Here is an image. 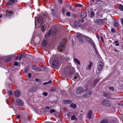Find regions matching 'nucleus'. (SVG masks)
Instances as JSON below:
<instances>
[{"label": "nucleus", "instance_id": "obj_39", "mask_svg": "<svg viewBox=\"0 0 123 123\" xmlns=\"http://www.w3.org/2000/svg\"><path fill=\"white\" fill-rule=\"evenodd\" d=\"M66 15L67 16H70V13L69 12H68L66 13Z\"/></svg>", "mask_w": 123, "mask_h": 123}, {"label": "nucleus", "instance_id": "obj_53", "mask_svg": "<svg viewBox=\"0 0 123 123\" xmlns=\"http://www.w3.org/2000/svg\"><path fill=\"white\" fill-rule=\"evenodd\" d=\"M43 15L45 17L46 16H47V14L46 13H44Z\"/></svg>", "mask_w": 123, "mask_h": 123}, {"label": "nucleus", "instance_id": "obj_1", "mask_svg": "<svg viewBox=\"0 0 123 123\" xmlns=\"http://www.w3.org/2000/svg\"><path fill=\"white\" fill-rule=\"evenodd\" d=\"M104 64L103 63L102 60L101 59H100L98 63V72H97V74H99L100 71L103 68V66Z\"/></svg>", "mask_w": 123, "mask_h": 123}, {"label": "nucleus", "instance_id": "obj_63", "mask_svg": "<svg viewBox=\"0 0 123 123\" xmlns=\"http://www.w3.org/2000/svg\"><path fill=\"white\" fill-rule=\"evenodd\" d=\"M2 17V15H0V18H1Z\"/></svg>", "mask_w": 123, "mask_h": 123}, {"label": "nucleus", "instance_id": "obj_29", "mask_svg": "<svg viewBox=\"0 0 123 123\" xmlns=\"http://www.w3.org/2000/svg\"><path fill=\"white\" fill-rule=\"evenodd\" d=\"M42 17H39L37 18V21L38 22H40L42 20Z\"/></svg>", "mask_w": 123, "mask_h": 123}, {"label": "nucleus", "instance_id": "obj_27", "mask_svg": "<svg viewBox=\"0 0 123 123\" xmlns=\"http://www.w3.org/2000/svg\"><path fill=\"white\" fill-rule=\"evenodd\" d=\"M92 46H93V47H94V49L95 51L96 54L97 55L99 54L98 52L97 51V49H96V47H95V44L93 45Z\"/></svg>", "mask_w": 123, "mask_h": 123}, {"label": "nucleus", "instance_id": "obj_33", "mask_svg": "<svg viewBox=\"0 0 123 123\" xmlns=\"http://www.w3.org/2000/svg\"><path fill=\"white\" fill-rule=\"evenodd\" d=\"M115 45L117 46H118L119 45V43L118 41H115Z\"/></svg>", "mask_w": 123, "mask_h": 123}, {"label": "nucleus", "instance_id": "obj_10", "mask_svg": "<svg viewBox=\"0 0 123 123\" xmlns=\"http://www.w3.org/2000/svg\"><path fill=\"white\" fill-rule=\"evenodd\" d=\"M15 0H9L6 4L7 5H11L13 4L15 1Z\"/></svg>", "mask_w": 123, "mask_h": 123}, {"label": "nucleus", "instance_id": "obj_15", "mask_svg": "<svg viewBox=\"0 0 123 123\" xmlns=\"http://www.w3.org/2000/svg\"><path fill=\"white\" fill-rule=\"evenodd\" d=\"M92 94V92L90 91H89L86 92L84 95L86 97H88L90 96Z\"/></svg>", "mask_w": 123, "mask_h": 123}, {"label": "nucleus", "instance_id": "obj_8", "mask_svg": "<svg viewBox=\"0 0 123 123\" xmlns=\"http://www.w3.org/2000/svg\"><path fill=\"white\" fill-rule=\"evenodd\" d=\"M17 105L19 106H22L24 105V102L21 100L18 99L17 100Z\"/></svg>", "mask_w": 123, "mask_h": 123}, {"label": "nucleus", "instance_id": "obj_3", "mask_svg": "<svg viewBox=\"0 0 123 123\" xmlns=\"http://www.w3.org/2000/svg\"><path fill=\"white\" fill-rule=\"evenodd\" d=\"M65 45V43L64 42H62L60 43L59 45L58 48V50L60 52H62L64 49Z\"/></svg>", "mask_w": 123, "mask_h": 123}, {"label": "nucleus", "instance_id": "obj_54", "mask_svg": "<svg viewBox=\"0 0 123 123\" xmlns=\"http://www.w3.org/2000/svg\"><path fill=\"white\" fill-rule=\"evenodd\" d=\"M58 1L60 3H61L62 2V0H58Z\"/></svg>", "mask_w": 123, "mask_h": 123}, {"label": "nucleus", "instance_id": "obj_36", "mask_svg": "<svg viewBox=\"0 0 123 123\" xmlns=\"http://www.w3.org/2000/svg\"><path fill=\"white\" fill-rule=\"evenodd\" d=\"M55 110L54 109H52L50 110V112L51 113L55 112Z\"/></svg>", "mask_w": 123, "mask_h": 123}, {"label": "nucleus", "instance_id": "obj_31", "mask_svg": "<svg viewBox=\"0 0 123 123\" xmlns=\"http://www.w3.org/2000/svg\"><path fill=\"white\" fill-rule=\"evenodd\" d=\"M52 81L51 80H49L48 82L44 83L43 84L44 85H47L48 84H50L52 83Z\"/></svg>", "mask_w": 123, "mask_h": 123}, {"label": "nucleus", "instance_id": "obj_18", "mask_svg": "<svg viewBox=\"0 0 123 123\" xmlns=\"http://www.w3.org/2000/svg\"><path fill=\"white\" fill-rule=\"evenodd\" d=\"M113 25L115 27H117L119 26L118 23L117 21H116L115 22H114L113 24Z\"/></svg>", "mask_w": 123, "mask_h": 123}, {"label": "nucleus", "instance_id": "obj_35", "mask_svg": "<svg viewBox=\"0 0 123 123\" xmlns=\"http://www.w3.org/2000/svg\"><path fill=\"white\" fill-rule=\"evenodd\" d=\"M55 88H52L49 91L50 92H53L54 91H55Z\"/></svg>", "mask_w": 123, "mask_h": 123}, {"label": "nucleus", "instance_id": "obj_13", "mask_svg": "<svg viewBox=\"0 0 123 123\" xmlns=\"http://www.w3.org/2000/svg\"><path fill=\"white\" fill-rule=\"evenodd\" d=\"M92 63L91 62H90L89 64L86 67V69L87 70H90L92 65Z\"/></svg>", "mask_w": 123, "mask_h": 123}, {"label": "nucleus", "instance_id": "obj_51", "mask_svg": "<svg viewBox=\"0 0 123 123\" xmlns=\"http://www.w3.org/2000/svg\"><path fill=\"white\" fill-rule=\"evenodd\" d=\"M35 80L37 82H39V80L37 79H35Z\"/></svg>", "mask_w": 123, "mask_h": 123}, {"label": "nucleus", "instance_id": "obj_7", "mask_svg": "<svg viewBox=\"0 0 123 123\" xmlns=\"http://www.w3.org/2000/svg\"><path fill=\"white\" fill-rule=\"evenodd\" d=\"M85 38L86 40L89 43H90L92 45L94 44L92 39L89 37L86 36L85 37Z\"/></svg>", "mask_w": 123, "mask_h": 123}, {"label": "nucleus", "instance_id": "obj_64", "mask_svg": "<svg viewBox=\"0 0 123 123\" xmlns=\"http://www.w3.org/2000/svg\"><path fill=\"white\" fill-rule=\"evenodd\" d=\"M101 39L102 41V42H103V40H102V37H101Z\"/></svg>", "mask_w": 123, "mask_h": 123}, {"label": "nucleus", "instance_id": "obj_37", "mask_svg": "<svg viewBox=\"0 0 123 123\" xmlns=\"http://www.w3.org/2000/svg\"><path fill=\"white\" fill-rule=\"evenodd\" d=\"M8 94L10 96H11L12 95V92L10 91L8 92Z\"/></svg>", "mask_w": 123, "mask_h": 123}, {"label": "nucleus", "instance_id": "obj_5", "mask_svg": "<svg viewBox=\"0 0 123 123\" xmlns=\"http://www.w3.org/2000/svg\"><path fill=\"white\" fill-rule=\"evenodd\" d=\"M102 103L103 105L105 106H109L111 104V102L106 100H103Z\"/></svg>", "mask_w": 123, "mask_h": 123}, {"label": "nucleus", "instance_id": "obj_11", "mask_svg": "<svg viewBox=\"0 0 123 123\" xmlns=\"http://www.w3.org/2000/svg\"><path fill=\"white\" fill-rule=\"evenodd\" d=\"M15 95L17 97H19L20 95V92L18 90H16L14 93Z\"/></svg>", "mask_w": 123, "mask_h": 123}, {"label": "nucleus", "instance_id": "obj_21", "mask_svg": "<svg viewBox=\"0 0 123 123\" xmlns=\"http://www.w3.org/2000/svg\"><path fill=\"white\" fill-rule=\"evenodd\" d=\"M36 88L35 87H33L31 88L30 90V91L31 92H33L36 91Z\"/></svg>", "mask_w": 123, "mask_h": 123}, {"label": "nucleus", "instance_id": "obj_49", "mask_svg": "<svg viewBox=\"0 0 123 123\" xmlns=\"http://www.w3.org/2000/svg\"><path fill=\"white\" fill-rule=\"evenodd\" d=\"M66 11L64 9H62V13L63 14H64V13Z\"/></svg>", "mask_w": 123, "mask_h": 123}, {"label": "nucleus", "instance_id": "obj_62", "mask_svg": "<svg viewBox=\"0 0 123 123\" xmlns=\"http://www.w3.org/2000/svg\"><path fill=\"white\" fill-rule=\"evenodd\" d=\"M10 58H8V60L7 61H9L10 60Z\"/></svg>", "mask_w": 123, "mask_h": 123}, {"label": "nucleus", "instance_id": "obj_40", "mask_svg": "<svg viewBox=\"0 0 123 123\" xmlns=\"http://www.w3.org/2000/svg\"><path fill=\"white\" fill-rule=\"evenodd\" d=\"M82 5L81 4H77L75 6V7H80Z\"/></svg>", "mask_w": 123, "mask_h": 123}, {"label": "nucleus", "instance_id": "obj_47", "mask_svg": "<svg viewBox=\"0 0 123 123\" xmlns=\"http://www.w3.org/2000/svg\"><path fill=\"white\" fill-rule=\"evenodd\" d=\"M31 76V73H29L28 74V76L29 78H30Z\"/></svg>", "mask_w": 123, "mask_h": 123}, {"label": "nucleus", "instance_id": "obj_59", "mask_svg": "<svg viewBox=\"0 0 123 123\" xmlns=\"http://www.w3.org/2000/svg\"><path fill=\"white\" fill-rule=\"evenodd\" d=\"M69 7L70 9H71V6H69Z\"/></svg>", "mask_w": 123, "mask_h": 123}, {"label": "nucleus", "instance_id": "obj_17", "mask_svg": "<svg viewBox=\"0 0 123 123\" xmlns=\"http://www.w3.org/2000/svg\"><path fill=\"white\" fill-rule=\"evenodd\" d=\"M87 16L86 13V12H83L81 13L80 17L82 18L86 17Z\"/></svg>", "mask_w": 123, "mask_h": 123}, {"label": "nucleus", "instance_id": "obj_26", "mask_svg": "<svg viewBox=\"0 0 123 123\" xmlns=\"http://www.w3.org/2000/svg\"><path fill=\"white\" fill-rule=\"evenodd\" d=\"M74 61L76 63L79 65L80 64V62L76 58H74Z\"/></svg>", "mask_w": 123, "mask_h": 123}, {"label": "nucleus", "instance_id": "obj_57", "mask_svg": "<svg viewBox=\"0 0 123 123\" xmlns=\"http://www.w3.org/2000/svg\"><path fill=\"white\" fill-rule=\"evenodd\" d=\"M114 51L116 52H118V51L115 49H114Z\"/></svg>", "mask_w": 123, "mask_h": 123}, {"label": "nucleus", "instance_id": "obj_50", "mask_svg": "<svg viewBox=\"0 0 123 123\" xmlns=\"http://www.w3.org/2000/svg\"><path fill=\"white\" fill-rule=\"evenodd\" d=\"M94 14V12H92L91 13V15L92 16H93Z\"/></svg>", "mask_w": 123, "mask_h": 123}, {"label": "nucleus", "instance_id": "obj_23", "mask_svg": "<svg viewBox=\"0 0 123 123\" xmlns=\"http://www.w3.org/2000/svg\"><path fill=\"white\" fill-rule=\"evenodd\" d=\"M12 13V12L11 11H9L8 12H7L6 14V16L7 17H8L10 16Z\"/></svg>", "mask_w": 123, "mask_h": 123}, {"label": "nucleus", "instance_id": "obj_46", "mask_svg": "<svg viewBox=\"0 0 123 123\" xmlns=\"http://www.w3.org/2000/svg\"><path fill=\"white\" fill-rule=\"evenodd\" d=\"M14 64L15 66H17L18 65V63L17 62H16L14 63Z\"/></svg>", "mask_w": 123, "mask_h": 123}, {"label": "nucleus", "instance_id": "obj_41", "mask_svg": "<svg viewBox=\"0 0 123 123\" xmlns=\"http://www.w3.org/2000/svg\"><path fill=\"white\" fill-rule=\"evenodd\" d=\"M98 80H99L98 79H97V80H95L94 81V85H96V83H97L98 82Z\"/></svg>", "mask_w": 123, "mask_h": 123}, {"label": "nucleus", "instance_id": "obj_60", "mask_svg": "<svg viewBox=\"0 0 123 123\" xmlns=\"http://www.w3.org/2000/svg\"><path fill=\"white\" fill-rule=\"evenodd\" d=\"M73 16L74 17H76V16L75 14H73Z\"/></svg>", "mask_w": 123, "mask_h": 123}, {"label": "nucleus", "instance_id": "obj_45", "mask_svg": "<svg viewBox=\"0 0 123 123\" xmlns=\"http://www.w3.org/2000/svg\"><path fill=\"white\" fill-rule=\"evenodd\" d=\"M111 31L113 33H114L115 31V29L114 28H112L111 29Z\"/></svg>", "mask_w": 123, "mask_h": 123}, {"label": "nucleus", "instance_id": "obj_6", "mask_svg": "<svg viewBox=\"0 0 123 123\" xmlns=\"http://www.w3.org/2000/svg\"><path fill=\"white\" fill-rule=\"evenodd\" d=\"M59 65V62L57 60H55L52 62V65L53 68H56Z\"/></svg>", "mask_w": 123, "mask_h": 123}, {"label": "nucleus", "instance_id": "obj_44", "mask_svg": "<svg viewBox=\"0 0 123 123\" xmlns=\"http://www.w3.org/2000/svg\"><path fill=\"white\" fill-rule=\"evenodd\" d=\"M121 22L122 25L123 26V18L121 19Z\"/></svg>", "mask_w": 123, "mask_h": 123}, {"label": "nucleus", "instance_id": "obj_9", "mask_svg": "<svg viewBox=\"0 0 123 123\" xmlns=\"http://www.w3.org/2000/svg\"><path fill=\"white\" fill-rule=\"evenodd\" d=\"M77 37L80 41H81L83 40V37L82 35L80 33H78L76 35Z\"/></svg>", "mask_w": 123, "mask_h": 123}, {"label": "nucleus", "instance_id": "obj_24", "mask_svg": "<svg viewBox=\"0 0 123 123\" xmlns=\"http://www.w3.org/2000/svg\"><path fill=\"white\" fill-rule=\"evenodd\" d=\"M46 29V25H44L41 27V30L43 31H45Z\"/></svg>", "mask_w": 123, "mask_h": 123}, {"label": "nucleus", "instance_id": "obj_55", "mask_svg": "<svg viewBox=\"0 0 123 123\" xmlns=\"http://www.w3.org/2000/svg\"><path fill=\"white\" fill-rule=\"evenodd\" d=\"M17 118L18 119H19V118H20V116L19 115H18L17 116Z\"/></svg>", "mask_w": 123, "mask_h": 123}, {"label": "nucleus", "instance_id": "obj_22", "mask_svg": "<svg viewBox=\"0 0 123 123\" xmlns=\"http://www.w3.org/2000/svg\"><path fill=\"white\" fill-rule=\"evenodd\" d=\"M108 121L109 120L108 119H105L101 121L100 123H107Z\"/></svg>", "mask_w": 123, "mask_h": 123}, {"label": "nucleus", "instance_id": "obj_48", "mask_svg": "<svg viewBox=\"0 0 123 123\" xmlns=\"http://www.w3.org/2000/svg\"><path fill=\"white\" fill-rule=\"evenodd\" d=\"M28 68H26L24 71V72H26L28 71Z\"/></svg>", "mask_w": 123, "mask_h": 123}, {"label": "nucleus", "instance_id": "obj_14", "mask_svg": "<svg viewBox=\"0 0 123 123\" xmlns=\"http://www.w3.org/2000/svg\"><path fill=\"white\" fill-rule=\"evenodd\" d=\"M74 79L75 80L76 79L77 80H78L80 79V77L78 74H76L74 77Z\"/></svg>", "mask_w": 123, "mask_h": 123}, {"label": "nucleus", "instance_id": "obj_28", "mask_svg": "<svg viewBox=\"0 0 123 123\" xmlns=\"http://www.w3.org/2000/svg\"><path fill=\"white\" fill-rule=\"evenodd\" d=\"M70 106L71 107L73 108H75L76 107V105L73 103H71L70 104Z\"/></svg>", "mask_w": 123, "mask_h": 123}, {"label": "nucleus", "instance_id": "obj_52", "mask_svg": "<svg viewBox=\"0 0 123 123\" xmlns=\"http://www.w3.org/2000/svg\"><path fill=\"white\" fill-rule=\"evenodd\" d=\"M96 36L97 37V38L98 39H99V36L98 35H96Z\"/></svg>", "mask_w": 123, "mask_h": 123}, {"label": "nucleus", "instance_id": "obj_2", "mask_svg": "<svg viewBox=\"0 0 123 123\" xmlns=\"http://www.w3.org/2000/svg\"><path fill=\"white\" fill-rule=\"evenodd\" d=\"M56 32V30L55 28H54L50 30L48 32L46 33L45 35V37L48 38L49 37L51 34L54 35L55 34Z\"/></svg>", "mask_w": 123, "mask_h": 123}, {"label": "nucleus", "instance_id": "obj_58", "mask_svg": "<svg viewBox=\"0 0 123 123\" xmlns=\"http://www.w3.org/2000/svg\"><path fill=\"white\" fill-rule=\"evenodd\" d=\"M46 108L47 109H49V107L48 106H47L46 107Z\"/></svg>", "mask_w": 123, "mask_h": 123}, {"label": "nucleus", "instance_id": "obj_38", "mask_svg": "<svg viewBox=\"0 0 123 123\" xmlns=\"http://www.w3.org/2000/svg\"><path fill=\"white\" fill-rule=\"evenodd\" d=\"M109 89L111 91H113L114 90V88L113 87H109Z\"/></svg>", "mask_w": 123, "mask_h": 123}, {"label": "nucleus", "instance_id": "obj_43", "mask_svg": "<svg viewBox=\"0 0 123 123\" xmlns=\"http://www.w3.org/2000/svg\"><path fill=\"white\" fill-rule=\"evenodd\" d=\"M43 95L44 96H46L47 95V92H44L43 93Z\"/></svg>", "mask_w": 123, "mask_h": 123}, {"label": "nucleus", "instance_id": "obj_42", "mask_svg": "<svg viewBox=\"0 0 123 123\" xmlns=\"http://www.w3.org/2000/svg\"><path fill=\"white\" fill-rule=\"evenodd\" d=\"M35 69L37 71H39L40 70V69L37 67H36Z\"/></svg>", "mask_w": 123, "mask_h": 123}, {"label": "nucleus", "instance_id": "obj_32", "mask_svg": "<svg viewBox=\"0 0 123 123\" xmlns=\"http://www.w3.org/2000/svg\"><path fill=\"white\" fill-rule=\"evenodd\" d=\"M76 118L75 117V116L74 115L71 118V120H76Z\"/></svg>", "mask_w": 123, "mask_h": 123}, {"label": "nucleus", "instance_id": "obj_34", "mask_svg": "<svg viewBox=\"0 0 123 123\" xmlns=\"http://www.w3.org/2000/svg\"><path fill=\"white\" fill-rule=\"evenodd\" d=\"M24 55L23 54H22L20 55L19 57V60L20 61L21 60L22 58L23 57Z\"/></svg>", "mask_w": 123, "mask_h": 123}, {"label": "nucleus", "instance_id": "obj_4", "mask_svg": "<svg viewBox=\"0 0 123 123\" xmlns=\"http://www.w3.org/2000/svg\"><path fill=\"white\" fill-rule=\"evenodd\" d=\"M83 88L81 87H79L77 89L76 92L78 94L83 93L86 91V88Z\"/></svg>", "mask_w": 123, "mask_h": 123}, {"label": "nucleus", "instance_id": "obj_30", "mask_svg": "<svg viewBox=\"0 0 123 123\" xmlns=\"http://www.w3.org/2000/svg\"><path fill=\"white\" fill-rule=\"evenodd\" d=\"M118 8L120 10L123 11V6L121 5H119L118 6Z\"/></svg>", "mask_w": 123, "mask_h": 123}, {"label": "nucleus", "instance_id": "obj_19", "mask_svg": "<svg viewBox=\"0 0 123 123\" xmlns=\"http://www.w3.org/2000/svg\"><path fill=\"white\" fill-rule=\"evenodd\" d=\"M47 41L46 40H43L42 43V45L43 47H45L47 44Z\"/></svg>", "mask_w": 123, "mask_h": 123}, {"label": "nucleus", "instance_id": "obj_61", "mask_svg": "<svg viewBox=\"0 0 123 123\" xmlns=\"http://www.w3.org/2000/svg\"><path fill=\"white\" fill-rule=\"evenodd\" d=\"M54 9H51V11L52 12L53 11H54Z\"/></svg>", "mask_w": 123, "mask_h": 123}, {"label": "nucleus", "instance_id": "obj_20", "mask_svg": "<svg viewBox=\"0 0 123 123\" xmlns=\"http://www.w3.org/2000/svg\"><path fill=\"white\" fill-rule=\"evenodd\" d=\"M71 102L70 100H66L64 101V103L65 104H68L70 103Z\"/></svg>", "mask_w": 123, "mask_h": 123}, {"label": "nucleus", "instance_id": "obj_12", "mask_svg": "<svg viewBox=\"0 0 123 123\" xmlns=\"http://www.w3.org/2000/svg\"><path fill=\"white\" fill-rule=\"evenodd\" d=\"M92 113V111L90 110L88 111L87 114V118L89 119H90L91 118Z\"/></svg>", "mask_w": 123, "mask_h": 123}, {"label": "nucleus", "instance_id": "obj_56", "mask_svg": "<svg viewBox=\"0 0 123 123\" xmlns=\"http://www.w3.org/2000/svg\"><path fill=\"white\" fill-rule=\"evenodd\" d=\"M19 58V57L18 56H17L16 58V59L17 60H18V59Z\"/></svg>", "mask_w": 123, "mask_h": 123}, {"label": "nucleus", "instance_id": "obj_25", "mask_svg": "<svg viewBox=\"0 0 123 123\" xmlns=\"http://www.w3.org/2000/svg\"><path fill=\"white\" fill-rule=\"evenodd\" d=\"M104 95L105 97L106 98H110V96L106 92H105L104 93Z\"/></svg>", "mask_w": 123, "mask_h": 123}, {"label": "nucleus", "instance_id": "obj_16", "mask_svg": "<svg viewBox=\"0 0 123 123\" xmlns=\"http://www.w3.org/2000/svg\"><path fill=\"white\" fill-rule=\"evenodd\" d=\"M96 23L98 24H101L103 23V21L101 19H97L96 20Z\"/></svg>", "mask_w": 123, "mask_h": 123}]
</instances>
